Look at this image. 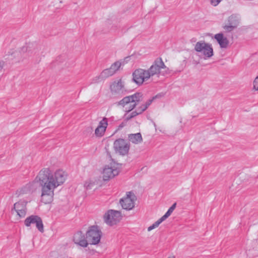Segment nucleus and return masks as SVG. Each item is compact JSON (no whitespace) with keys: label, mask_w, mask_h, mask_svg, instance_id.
Instances as JSON below:
<instances>
[{"label":"nucleus","mask_w":258,"mask_h":258,"mask_svg":"<svg viewBox=\"0 0 258 258\" xmlns=\"http://www.w3.org/2000/svg\"><path fill=\"white\" fill-rule=\"evenodd\" d=\"M67 174L62 170H57L53 174L49 168L41 169L35 181L41 187V201L45 204L53 200L54 190L64 183Z\"/></svg>","instance_id":"1"},{"label":"nucleus","mask_w":258,"mask_h":258,"mask_svg":"<svg viewBox=\"0 0 258 258\" xmlns=\"http://www.w3.org/2000/svg\"><path fill=\"white\" fill-rule=\"evenodd\" d=\"M42 47L41 46L36 45L34 47H31L30 46H24L19 51H15L11 53V56L18 57V60H19L21 58L25 57L27 56H31L32 54L36 55L37 57H40L43 55V52L41 51Z\"/></svg>","instance_id":"2"},{"label":"nucleus","mask_w":258,"mask_h":258,"mask_svg":"<svg viewBox=\"0 0 258 258\" xmlns=\"http://www.w3.org/2000/svg\"><path fill=\"white\" fill-rule=\"evenodd\" d=\"M143 94L137 92L133 95L124 97L118 104L125 107L126 111L129 112L135 108L138 103L142 100Z\"/></svg>","instance_id":"3"},{"label":"nucleus","mask_w":258,"mask_h":258,"mask_svg":"<svg viewBox=\"0 0 258 258\" xmlns=\"http://www.w3.org/2000/svg\"><path fill=\"white\" fill-rule=\"evenodd\" d=\"M194 48L199 53V56H203L205 59L213 55V49L211 44L206 43L204 41L197 42Z\"/></svg>","instance_id":"4"},{"label":"nucleus","mask_w":258,"mask_h":258,"mask_svg":"<svg viewBox=\"0 0 258 258\" xmlns=\"http://www.w3.org/2000/svg\"><path fill=\"white\" fill-rule=\"evenodd\" d=\"M102 232L98 226H92L89 227L86 232V239L88 244L95 245L100 241L102 236Z\"/></svg>","instance_id":"5"},{"label":"nucleus","mask_w":258,"mask_h":258,"mask_svg":"<svg viewBox=\"0 0 258 258\" xmlns=\"http://www.w3.org/2000/svg\"><path fill=\"white\" fill-rule=\"evenodd\" d=\"M136 196L133 191L126 192L125 196L120 199L119 203L122 208L126 210H131L135 207Z\"/></svg>","instance_id":"6"},{"label":"nucleus","mask_w":258,"mask_h":258,"mask_svg":"<svg viewBox=\"0 0 258 258\" xmlns=\"http://www.w3.org/2000/svg\"><path fill=\"white\" fill-rule=\"evenodd\" d=\"M113 148L116 153L125 156L128 153L130 144L123 139H118L114 142Z\"/></svg>","instance_id":"7"},{"label":"nucleus","mask_w":258,"mask_h":258,"mask_svg":"<svg viewBox=\"0 0 258 258\" xmlns=\"http://www.w3.org/2000/svg\"><path fill=\"white\" fill-rule=\"evenodd\" d=\"M103 218L106 223L113 225L121 219V213L118 211L109 210L104 214Z\"/></svg>","instance_id":"8"},{"label":"nucleus","mask_w":258,"mask_h":258,"mask_svg":"<svg viewBox=\"0 0 258 258\" xmlns=\"http://www.w3.org/2000/svg\"><path fill=\"white\" fill-rule=\"evenodd\" d=\"M165 65L161 58L156 59L148 70H147L148 77L150 78L156 75H159L161 69H165Z\"/></svg>","instance_id":"9"},{"label":"nucleus","mask_w":258,"mask_h":258,"mask_svg":"<svg viewBox=\"0 0 258 258\" xmlns=\"http://www.w3.org/2000/svg\"><path fill=\"white\" fill-rule=\"evenodd\" d=\"M110 88L113 95L118 96H122L126 92L124 83L121 79L114 81L110 85Z\"/></svg>","instance_id":"10"},{"label":"nucleus","mask_w":258,"mask_h":258,"mask_svg":"<svg viewBox=\"0 0 258 258\" xmlns=\"http://www.w3.org/2000/svg\"><path fill=\"white\" fill-rule=\"evenodd\" d=\"M240 20V17L239 15L232 14L230 16L227 23L223 26L224 29L226 32H231L237 27Z\"/></svg>","instance_id":"11"},{"label":"nucleus","mask_w":258,"mask_h":258,"mask_svg":"<svg viewBox=\"0 0 258 258\" xmlns=\"http://www.w3.org/2000/svg\"><path fill=\"white\" fill-rule=\"evenodd\" d=\"M146 70L139 69L136 70L133 74V80L138 85H142L143 82L150 78L147 77Z\"/></svg>","instance_id":"12"},{"label":"nucleus","mask_w":258,"mask_h":258,"mask_svg":"<svg viewBox=\"0 0 258 258\" xmlns=\"http://www.w3.org/2000/svg\"><path fill=\"white\" fill-rule=\"evenodd\" d=\"M25 225L27 227H29L31 224H35L38 230L41 232H43V224L41 218L37 215H31L27 217L25 221Z\"/></svg>","instance_id":"13"},{"label":"nucleus","mask_w":258,"mask_h":258,"mask_svg":"<svg viewBox=\"0 0 258 258\" xmlns=\"http://www.w3.org/2000/svg\"><path fill=\"white\" fill-rule=\"evenodd\" d=\"M119 172V170L118 168L115 166H106L103 171V179L104 181H107L117 175Z\"/></svg>","instance_id":"14"},{"label":"nucleus","mask_w":258,"mask_h":258,"mask_svg":"<svg viewBox=\"0 0 258 258\" xmlns=\"http://www.w3.org/2000/svg\"><path fill=\"white\" fill-rule=\"evenodd\" d=\"M26 205V202L20 201L14 204L13 209H12V211L14 210L17 213V215L20 218L24 217L27 212Z\"/></svg>","instance_id":"15"},{"label":"nucleus","mask_w":258,"mask_h":258,"mask_svg":"<svg viewBox=\"0 0 258 258\" xmlns=\"http://www.w3.org/2000/svg\"><path fill=\"white\" fill-rule=\"evenodd\" d=\"M108 125V119L106 117H103L99 121V124L95 130V135L97 137H102L104 135Z\"/></svg>","instance_id":"16"},{"label":"nucleus","mask_w":258,"mask_h":258,"mask_svg":"<svg viewBox=\"0 0 258 258\" xmlns=\"http://www.w3.org/2000/svg\"><path fill=\"white\" fill-rule=\"evenodd\" d=\"M73 240L76 244L83 247H86L88 245L86 237H85L81 231H78L75 234Z\"/></svg>","instance_id":"17"},{"label":"nucleus","mask_w":258,"mask_h":258,"mask_svg":"<svg viewBox=\"0 0 258 258\" xmlns=\"http://www.w3.org/2000/svg\"><path fill=\"white\" fill-rule=\"evenodd\" d=\"M34 184V182H29V183L22 187L19 190H18L16 193V194L17 195V197H19L26 194L31 193L35 189Z\"/></svg>","instance_id":"18"},{"label":"nucleus","mask_w":258,"mask_h":258,"mask_svg":"<svg viewBox=\"0 0 258 258\" xmlns=\"http://www.w3.org/2000/svg\"><path fill=\"white\" fill-rule=\"evenodd\" d=\"M114 75L112 70H110V68L104 70L98 76H96L93 79V82L94 83L99 82L109 77H110Z\"/></svg>","instance_id":"19"},{"label":"nucleus","mask_w":258,"mask_h":258,"mask_svg":"<svg viewBox=\"0 0 258 258\" xmlns=\"http://www.w3.org/2000/svg\"><path fill=\"white\" fill-rule=\"evenodd\" d=\"M214 38L218 42L221 48H226L228 47L229 44V41L226 37H224L223 34H216L215 35Z\"/></svg>","instance_id":"20"},{"label":"nucleus","mask_w":258,"mask_h":258,"mask_svg":"<svg viewBox=\"0 0 258 258\" xmlns=\"http://www.w3.org/2000/svg\"><path fill=\"white\" fill-rule=\"evenodd\" d=\"M128 140L132 143L137 144L142 141V135L140 133L128 135Z\"/></svg>","instance_id":"21"},{"label":"nucleus","mask_w":258,"mask_h":258,"mask_svg":"<svg viewBox=\"0 0 258 258\" xmlns=\"http://www.w3.org/2000/svg\"><path fill=\"white\" fill-rule=\"evenodd\" d=\"M157 96H155L154 97H153L152 98H151V99H149L148 100H147L145 104H142V105H141L140 106V107L141 108V112H144V111H145L148 108V107L151 105V104L152 103L153 100L155 98H157Z\"/></svg>","instance_id":"22"},{"label":"nucleus","mask_w":258,"mask_h":258,"mask_svg":"<svg viewBox=\"0 0 258 258\" xmlns=\"http://www.w3.org/2000/svg\"><path fill=\"white\" fill-rule=\"evenodd\" d=\"M141 108L140 107L137 108L135 111H133L130 115L126 116V119L129 120L132 118L135 117L137 115L141 114L143 112L141 111Z\"/></svg>","instance_id":"23"},{"label":"nucleus","mask_w":258,"mask_h":258,"mask_svg":"<svg viewBox=\"0 0 258 258\" xmlns=\"http://www.w3.org/2000/svg\"><path fill=\"white\" fill-rule=\"evenodd\" d=\"M120 66L121 63L119 61H116L112 64L109 68L110 69V70H112V72H113V74H114L116 72L119 70Z\"/></svg>","instance_id":"24"},{"label":"nucleus","mask_w":258,"mask_h":258,"mask_svg":"<svg viewBox=\"0 0 258 258\" xmlns=\"http://www.w3.org/2000/svg\"><path fill=\"white\" fill-rule=\"evenodd\" d=\"M163 221L161 220L160 219H159L156 222H155L154 224H153L152 225L149 226L148 228V231H150L156 228Z\"/></svg>","instance_id":"25"},{"label":"nucleus","mask_w":258,"mask_h":258,"mask_svg":"<svg viewBox=\"0 0 258 258\" xmlns=\"http://www.w3.org/2000/svg\"><path fill=\"white\" fill-rule=\"evenodd\" d=\"M253 89L255 90H258V78H255L253 83Z\"/></svg>","instance_id":"26"},{"label":"nucleus","mask_w":258,"mask_h":258,"mask_svg":"<svg viewBox=\"0 0 258 258\" xmlns=\"http://www.w3.org/2000/svg\"><path fill=\"white\" fill-rule=\"evenodd\" d=\"M170 214L167 211L166 212V213L162 217H161L160 219H161V220H162V221H164V220H165L169 216H170Z\"/></svg>","instance_id":"27"},{"label":"nucleus","mask_w":258,"mask_h":258,"mask_svg":"<svg viewBox=\"0 0 258 258\" xmlns=\"http://www.w3.org/2000/svg\"><path fill=\"white\" fill-rule=\"evenodd\" d=\"M211 4L214 6H217L220 2V0H211Z\"/></svg>","instance_id":"28"},{"label":"nucleus","mask_w":258,"mask_h":258,"mask_svg":"<svg viewBox=\"0 0 258 258\" xmlns=\"http://www.w3.org/2000/svg\"><path fill=\"white\" fill-rule=\"evenodd\" d=\"M176 206V203H175L169 208V210H170V211L173 212L174 211V210L175 209Z\"/></svg>","instance_id":"29"},{"label":"nucleus","mask_w":258,"mask_h":258,"mask_svg":"<svg viewBox=\"0 0 258 258\" xmlns=\"http://www.w3.org/2000/svg\"><path fill=\"white\" fill-rule=\"evenodd\" d=\"M4 62L3 61H0V70H1L4 66Z\"/></svg>","instance_id":"30"},{"label":"nucleus","mask_w":258,"mask_h":258,"mask_svg":"<svg viewBox=\"0 0 258 258\" xmlns=\"http://www.w3.org/2000/svg\"><path fill=\"white\" fill-rule=\"evenodd\" d=\"M84 186L86 187L87 189H90L91 188V186L90 184H87V183H85Z\"/></svg>","instance_id":"31"},{"label":"nucleus","mask_w":258,"mask_h":258,"mask_svg":"<svg viewBox=\"0 0 258 258\" xmlns=\"http://www.w3.org/2000/svg\"><path fill=\"white\" fill-rule=\"evenodd\" d=\"M167 212L170 213V214H171V213L173 212L172 211H170V210H168Z\"/></svg>","instance_id":"32"},{"label":"nucleus","mask_w":258,"mask_h":258,"mask_svg":"<svg viewBox=\"0 0 258 258\" xmlns=\"http://www.w3.org/2000/svg\"><path fill=\"white\" fill-rule=\"evenodd\" d=\"M168 258H175V257L174 256H170V257H169Z\"/></svg>","instance_id":"33"},{"label":"nucleus","mask_w":258,"mask_h":258,"mask_svg":"<svg viewBox=\"0 0 258 258\" xmlns=\"http://www.w3.org/2000/svg\"><path fill=\"white\" fill-rule=\"evenodd\" d=\"M256 78H258V76H257V77H256Z\"/></svg>","instance_id":"34"}]
</instances>
